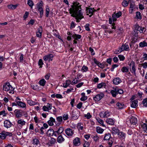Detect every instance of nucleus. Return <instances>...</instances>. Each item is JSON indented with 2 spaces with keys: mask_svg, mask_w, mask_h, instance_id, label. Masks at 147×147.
Masks as SVG:
<instances>
[{
  "mask_svg": "<svg viewBox=\"0 0 147 147\" xmlns=\"http://www.w3.org/2000/svg\"><path fill=\"white\" fill-rule=\"evenodd\" d=\"M54 57L53 55L51 54L47 55L44 57L43 59L45 61H48L49 62L53 60V58Z\"/></svg>",
  "mask_w": 147,
  "mask_h": 147,
  "instance_id": "4468645a",
  "label": "nucleus"
},
{
  "mask_svg": "<svg viewBox=\"0 0 147 147\" xmlns=\"http://www.w3.org/2000/svg\"><path fill=\"white\" fill-rule=\"evenodd\" d=\"M96 132L99 134H102L104 131V129L98 126L96 128Z\"/></svg>",
  "mask_w": 147,
  "mask_h": 147,
  "instance_id": "7c9ffc66",
  "label": "nucleus"
},
{
  "mask_svg": "<svg viewBox=\"0 0 147 147\" xmlns=\"http://www.w3.org/2000/svg\"><path fill=\"white\" fill-rule=\"evenodd\" d=\"M122 15V13L119 11L117 13H114L112 15V19L113 21H116L117 18L120 17Z\"/></svg>",
  "mask_w": 147,
  "mask_h": 147,
  "instance_id": "1a4fd4ad",
  "label": "nucleus"
},
{
  "mask_svg": "<svg viewBox=\"0 0 147 147\" xmlns=\"http://www.w3.org/2000/svg\"><path fill=\"white\" fill-rule=\"evenodd\" d=\"M110 137L111 135L109 133L105 134L104 138V140H108L110 138Z\"/></svg>",
  "mask_w": 147,
  "mask_h": 147,
  "instance_id": "a19ab883",
  "label": "nucleus"
},
{
  "mask_svg": "<svg viewBox=\"0 0 147 147\" xmlns=\"http://www.w3.org/2000/svg\"><path fill=\"white\" fill-rule=\"evenodd\" d=\"M134 99V98L133 97L131 98V106L132 107L135 108L138 106V100L136 99L133 101Z\"/></svg>",
  "mask_w": 147,
  "mask_h": 147,
  "instance_id": "f8f14e48",
  "label": "nucleus"
},
{
  "mask_svg": "<svg viewBox=\"0 0 147 147\" xmlns=\"http://www.w3.org/2000/svg\"><path fill=\"white\" fill-rule=\"evenodd\" d=\"M64 130V128L63 127H60L57 132L58 133V135L61 134Z\"/></svg>",
  "mask_w": 147,
  "mask_h": 147,
  "instance_id": "c03bdc74",
  "label": "nucleus"
},
{
  "mask_svg": "<svg viewBox=\"0 0 147 147\" xmlns=\"http://www.w3.org/2000/svg\"><path fill=\"white\" fill-rule=\"evenodd\" d=\"M92 137L93 138L95 142L98 141L99 140V137L97 135H96L95 136H93Z\"/></svg>",
  "mask_w": 147,
  "mask_h": 147,
  "instance_id": "6e6d98bb",
  "label": "nucleus"
},
{
  "mask_svg": "<svg viewBox=\"0 0 147 147\" xmlns=\"http://www.w3.org/2000/svg\"><path fill=\"white\" fill-rule=\"evenodd\" d=\"M129 50V49L128 45L125 44L124 45H123L118 50L116 51L115 52L116 53L119 54L123 51H128Z\"/></svg>",
  "mask_w": 147,
  "mask_h": 147,
  "instance_id": "7ed1b4c3",
  "label": "nucleus"
},
{
  "mask_svg": "<svg viewBox=\"0 0 147 147\" xmlns=\"http://www.w3.org/2000/svg\"><path fill=\"white\" fill-rule=\"evenodd\" d=\"M118 66V65L117 64H114L112 65V67L111 68V71H113L114 69L116 67Z\"/></svg>",
  "mask_w": 147,
  "mask_h": 147,
  "instance_id": "13d9d810",
  "label": "nucleus"
},
{
  "mask_svg": "<svg viewBox=\"0 0 147 147\" xmlns=\"http://www.w3.org/2000/svg\"><path fill=\"white\" fill-rule=\"evenodd\" d=\"M53 134L54 130L52 129H49L47 132V135L50 136H53Z\"/></svg>",
  "mask_w": 147,
  "mask_h": 147,
  "instance_id": "72a5a7b5",
  "label": "nucleus"
},
{
  "mask_svg": "<svg viewBox=\"0 0 147 147\" xmlns=\"http://www.w3.org/2000/svg\"><path fill=\"white\" fill-rule=\"evenodd\" d=\"M121 79L119 78H116L113 80V83L115 85H118L121 82Z\"/></svg>",
  "mask_w": 147,
  "mask_h": 147,
  "instance_id": "4be33fe9",
  "label": "nucleus"
},
{
  "mask_svg": "<svg viewBox=\"0 0 147 147\" xmlns=\"http://www.w3.org/2000/svg\"><path fill=\"white\" fill-rule=\"evenodd\" d=\"M3 89L9 95L12 94L14 93V89L9 82L5 83L3 85Z\"/></svg>",
  "mask_w": 147,
  "mask_h": 147,
  "instance_id": "f03ea898",
  "label": "nucleus"
},
{
  "mask_svg": "<svg viewBox=\"0 0 147 147\" xmlns=\"http://www.w3.org/2000/svg\"><path fill=\"white\" fill-rule=\"evenodd\" d=\"M107 86L106 84L105 83L102 82L98 84L97 85V87L98 88H106Z\"/></svg>",
  "mask_w": 147,
  "mask_h": 147,
  "instance_id": "bb28decb",
  "label": "nucleus"
},
{
  "mask_svg": "<svg viewBox=\"0 0 147 147\" xmlns=\"http://www.w3.org/2000/svg\"><path fill=\"white\" fill-rule=\"evenodd\" d=\"M84 116L86 117L88 119H89L92 116L90 113H88L87 114L85 115Z\"/></svg>",
  "mask_w": 147,
  "mask_h": 147,
  "instance_id": "69168bd1",
  "label": "nucleus"
},
{
  "mask_svg": "<svg viewBox=\"0 0 147 147\" xmlns=\"http://www.w3.org/2000/svg\"><path fill=\"white\" fill-rule=\"evenodd\" d=\"M77 128L79 130H83L84 128L83 125L81 123H78L77 124Z\"/></svg>",
  "mask_w": 147,
  "mask_h": 147,
  "instance_id": "c9c22d12",
  "label": "nucleus"
},
{
  "mask_svg": "<svg viewBox=\"0 0 147 147\" xmlns=\"http://www.w3.org/2000/svg\"><path fill=\"white\" fill-rule=\"evenodd\" d=\"M111 93L112 94V96L114 97H115L116 95L118 94L116 88H113V90H112L111 92Z\"/></svg>",
  "mask_w": 147,
  "mask_h": 147,
  "instance_id": "b1692460",
  "label": "nucleus"
},
{
  "mask_svg": "<svg viewBox=\"0 0 147 147\" xmlns=\"http://www.w3.org/2000/svg\"><path fill=\"white\" fill-rule=\"evenodd\" d=\"M12 135V134L11 133L7 132L5 131H3L0 133V138L2 139H5L6 136H11Z\"/></svg>",
  "mask_w": 147,
  "mask_h": 147,
  "instance_id": "39448f33",
  "label": "nucleus"
},
{
  "mask_svg": "<svg viewBox=\"0 0 147 147\" xmlns=\"http://www.w3.org/2000/svg\"><path fill=\"white\" fill-rule=\"evenodd\" d=\"M119 137L121 139H124L125 137V134L122 132H119L118 134Z\"/></svg>",
  "mask_w": 147,
  "mask_h": 147,
  "instance_id": "a878e982",
  "label": "nucleus"
},
{
  "mask_svg": "<svg viewBox=\"0 0 147 147\" xmlns=\"http://www.w3.org/2000/svg\"><path fill=\"white\" fill-rule=\"evenodd\" d=\"M106 122L109 125H113L114 124V121L113 119L109 118L107 119Z\"/></svg>",
  "mask_w": 147,
  "mask_h": 147,
  "instance_id": "cd10ccee",
  "label": "nucleus"
},
{
  "mask_svg": "<svg viewBox=\"0 0 147 147\" xmlns=\"http://www.w3.org/2000/svg\"><path fill=\"white\" fill-rule=\"evenodd\" d=\"M136 17L137 18L141 20L142 19V16L140 13L139 11H137L136 12Z\"/></svg>",
  "mask_w": 147,
  "mask_h": 147,
  "instance_id": "09e8293b",
  "label": "nucleus"
},
{
  "mask_svg": "<svg viewBox=\"0 0 147 147\" xmlns=\"http://www.w3.org/2000/svg\"><path fill=\"white\" fill-rule=\"evenodd\" d=\"M96 119L99 123L101 124L103 126H105V125H103V121L102 120H101L100 119H99V118H98V119Z\"/></svg>",
  "mask_w": 147,
  "mask_h": 147,
  "instance_id": "052dcab7",
  "label": "nucleus"
},
{
  "mask_svg": "<svg viewBox=\"0 0 147 147\" xmlns=\"http://www.w3.org/2000/svg\"><path fill=\"white\" fill-rule=\"evenodd\" d=\"M128 2L130 3V7L129 9V13H132L134 9L135 8V4L132 0H129Z\"/></svg>",
  "mask_w": 147,
  "mask_h": 147,
  "instance_id": "0eeeda50",
  "label": "nucleus"
},
{
  "mask_svg": "<svg viewBox=\"0 0 147 147\" xmlns=\"http://www.w3.org/2000/svg\"><path fill=\"white\" fill-rule=\"evenodd\" d=\"M38 64L40 66V67L41 68L42 67V65H43V63L42 59H40L38 62Z\"/></svg>",
  "mask_w": 147,
  "mask_h": 147,
  "instance_id": "680f3d73",
  "label": "nucleus"
},
{
  "mask_svg": "<svg viewBox=\"0 0 147 147\" xmlns=\"http://www.w3.org/2000/svg\"><path fill=\"white\" fill-rule=\"evenodd\" d=\"M18 5V4L15 5L11 4L7 5V7L9 9H14L16 8Z\"/></svg>",
  "mask_w": 147,
  "mask_h": 147,
  "instance_id": "c85d7f7f",
  "label": "nucleus"
},
{
  "mask_svg": "<svg viewBox=\"0 0 147 147\" xmlns=\"http://www.w3.org/2000/svg\"><path fill=\"white\" fill-rule=\"evenodd\" d=\"M38 11L40 13V18H42L44 12V11L43 8L38 9Z\"/></svg>",
  "mask_w": 147,
  "mask_h": 147,
  "instance_id": "3c124183",
  "label": "nucleus"
},
{
  "mask_svg": "<svg viewBox=\"0 0 147 147\" xmlns=\"http://www.w3.org/2000/svg\"><path fill=\"white\" fill-rule=\"evenodd\" d=\"M141 127L145 132L147 133V123H142L140 125Z\"/></svg>",
  "mask_w": 147,
  "mask_h": 147,
  "instance_id": "5701e85b",
  "label": "nucleus"
},
{
  "mask_svg": "<svg viewBox=\"0 0 147 147\" xmlns=\"http://www.w3.org/2000/svg\"><path fill=\"white\" fill-rule=\"evenodd\" d=\"M90 144L87 141H85L83 146L84 147H89Z\"/></svg>",
  "mask_w": 147,
  "mask_h": 147,
  "instance_id": "bf43d9fd",
  "label": "nucleus"
},
{
  "mask_svg": "<svg viewBox=\"0 0 147 147\" xmlns=\"http://www.w3.org/2000/svg\"><path fill=\"white\" fill-rule=\"evenodd\" d=\"M138 69L139 70H141V69L140 67H142L144 69H146L147 68V62H145L142 63L141 64H139L138 65Z\"/></svg>",
  "mask_w": 147,
  "mask_h": 147,
  "instance_id": "412c9836",
  "label": "nucleus"
},
{
  "mask_svg": "<svg viewBox=\"0 0 147 147\" xmlns=\"http://www.w3.org/2000/svg\"><path fill=\"white\" fill-rule=\"evenodd\" d=\"M81 7L79 3L74 2L69 9V13L71 14V16L76 18L77 22H79V19L81 20L84 18Z\"/></svg>",
  "mask_w": 147,
  "mask_h": 147,
  "instance_id": "f257e3e1",
  "label": "nucleus"
},
{
  "mask_svg": "<svg viewBox=\"0 0 147 147\" xmlns=\"http://www.w3.org/2000/svg\"><path fill=\"white\" fill-rule=\"evenodd\" d=\"M27 103L30 106L35 105L36 104V102L32 101L31 100H27Z\"/></svg>",
  "mask_w": 147,
  "mask_h": 147,
  "instance_id": "58836bf2",
  "label": "nucleus"
},
{
  "mask_svg": "<svg viewBox=\"0 0 147 147\" xmlns=\"http://www.w3.org/2000/svg\"><path fill=\"white\" fill-rule=\"evenodd\" d=\"M50 11V7L49 6L47 5L46 7L45 13L46 16L47 17H48L49 16V14Z\"/></svg>",
  "mask_w": 147,
  "mask_h": 147,
  "instance_id": "4c0bfd02",
  "label": "nucleus"
},
{
  "mask_svg": "<svg viewBox=\"0 0 147 147\" xmlns=\"http://www.w3.org/2000/svg\"><path fill=\"white\" fill-rule=\"evenodd\" d=\"M17 105L21 107L25 108L26 106V104L21 101L17 102Z\"/></svg>",
  "mask_w": 147,
  "mask_h": 147,
  "instance_id": "f704fd0d",
  "label": "nucleus"
},
{
  "mask_svg": "<svg viewBox=\"0 0 147 147\" xmlns=\"http://www.w3.org/2000/svg\"><path fill=\"white\" fill-rule=\"evenodd\" d=\"M119 130L116 127H113L112 129V132L113 134H118Z\"/></svg>",
  "mask_w": 147,
  "mask_h": 147,
  "instance_id": "c756f323",
  "label": "nucleus"
},
{
  "mask_svg": "<svg viewBox=\"0 0 147 147\" xmlns=\"http://www.w3.org/2000/svg\"><path fill=\"white\" fill-rule=\"evenodd\" d=\"M4 126L5 127L7 128H8L11 127L12 125V123L9 120H5L4 123Z\"/></svg>",
  "mask_w": 147,
  "mask_h": 147,
  "instance_id": "f3484780",
  "label": "nucleus"
},
{
  "mask_svg": "<svg viewBox=\"0 0 147 147\" xmlns=\"http://www.w3.org/2000/svg\"><path fill=\"white\" fill-rule=\"evenodd\" d=\"M27 4L31 8L34 5L33 2L31 0H28Z\"/></svg>",
  "mask_w": 147,
  "mask_h": 147,
  "instance_id": "de8ad7c7",
  "label": "nucleus"
},
{
  "mask_svg": "<svg viewBox=\"0 0 147 147\" xmlns=\"http://www.w3.org/2000/svg\"><path fill=\"white\" fill-rule=\"evenodd\" d=\"M63 119L64 120H66L68 119V116L67 114H65L63 115Z\"/></svg>",
  "mask_w": 147,
  "mask_h": 147,
  "instance_id": "4d7b16f0",
  "label": "nucleus"
},
{
  "mask_svg": "<svg viewBox=\"0 0 147 147\" xmlns=\"http://www.w3.org/2000/svg\"><path fill=\"white\" fill-rule=\"evenodd\" d=\"M116 88L117 92H118V94H121L123 93V92L122 90L119 89L118 88Z\"/></svg>",
  "mask_w": 147,
  "mask_h": 147,
  "instance_id": "5fc2aeb1",
  "label": "nucleus"
},
{
  "mask_svg": "<svg viewBox=\"0 0 147 147\" xmlns=\"http://www.w3.org/2000/svg\"><path fill=\"white\" fill-rule=\"evenodd\" d=\"M128 3H129L128 2H127L126 1L124 0L123 1L122 3V5L123 7H127L128 4Z\"/></svg>",
  "mask_w": 147,
  "mask_h": 147,
  "instance_id": "8fccbe9b",
  "label": "nucleus"
},
{
  "mask_svg": "<svg viewBox=\"0 0 147 147\" xmlns=\"http://www.w3.org/2000/svg\"><path fill=\"white\" fill-rule=\"evenodd\" d=\"M66 134L69 136H72L74 134V131L70 128H68L65 130Z\"/></svg>",
  "mask_w": 147,
  "mask_h": 147,
  "instance_id": "2eb2a0df",
  "label": "nucleus"
},
{
  "mask_svg": "<svg viewBox=\"0 0 147 147\" xmlns=\"http://www.w3.org/2000/svg\"><path fill=\"white\" fill-rule=\"evenodd\" d=\"M43 4L42 1L38 3L37 5V7L38 9H41L42 8Z\"/></svg>",
  "mask_w": 147,
  "mask_h": 147,
  "instance_id": "79ce46f5",
  "label": "nucleus"
},
{
  "mask_svg": "<svg viewBox=\"0 0 147 147\" xmlns=\"http://www.w3.org/2000/svg\"><path fill=\"white\" fill-rule=\"evenodd\" d=\"M110 113L108 111L105 112H101L99 114L100 117L102 118L107 117L110 115Z\"/></svg>",
  "mask_w": 147,
  "mask_h": 147,
  "instance_id": "dca6fc26",
  "label": "nucleus"
},
{
  "mask_svg": "<svg viewBox=\"0 0 147 147\" xmlns=\"http://www.w3.org/2000/svg\"><path fill=\"white\" fill-rule=\"evenodd\" d=\"M56 142V140L55 139L53 138H51V139L49 140V142L51 145L54 144Z\"/></svg>",
  "mask_w": 147,
  "mask_h": 147,
  "instance_id": "603ef678",
  "label": "nucleus"
},
{
  "mask_svg": "<svg viewBox=\"0 0 147 147\" xmlns=\"http://www.w3.org/2000/svg\"><path fill=\"white\" fill-rule=\"evenodd\" d=\"M34 143V144L37 145L39 143V140L35 138L33 139Z\"/></svg>",
  "mask_w": 147,
  "mask_h": 147,
  "instance_id": "338daca9",
  "label": "nucleus"
},
{
  "mask_svg": "<svg viewBox=\"0 0 147 147\" xmlns=\"http://www.w3.org/2000/svg\"><path fill=\"white\" fill-rule=\"evenodd\" d=\"M142 102L143 105L145 107H147V98L144 99Z\"/></svg>",
  "mask_w": 147,
  "mask_h": 147,
  "instance_id": "e2e57ef3",
  "label": "nucleus"
},
{
  "mask_svg": "<svg viewBox=\"0 0 147 147\" xmlns=\"http://www.w3.org/2000/svg\"><path fill=\"white\" fill-rule=\"evenodd\" d=\"M15 116L17 118L21 117L24 113L23 111L21 109H16L14 111Z\"/></svg>",
  "mask_w": 147,
  "mask_h": 147,
  "instance_id": "423d86ee",
  "label": "nucleus"
},
{
  "mask_svg": "<svg viewBox=\"0 0 147 147\" xmlns=\"http://www.w3.org/2000/svg\"><path fill=\"white\" fill-rule=\"evenodd\" d=\"M65 139L62 135H60L57 138V142L59 143H61L64 141Z\"/></svg>",
  "mask_w": 147,
  "mask_h": 147,
  "instance_id": "473e14b6",
  "label": "nucleus"
},
{
  "mask_svg": "<svg viewBox=\"0 0 147 147\" xmlns=\"http://www.w3.org/2000/svg\"><path fill=\"white\" fill-rule=\"evenodd\" d=\"M46 82V81L44 79H42L39 81V83L40 85L44 86H45Z\"/></svg>",
  "mask_w": 147,
  "mask_h": 147,
  "instance_id": "37998d69",
  "label": "nucleus"
},
{
  "mask_svg": "<svg viewBox=\"0 0 147 147\" xmlns=\"http://www.w3.org/2000/svg\"><path fill=\"white\" fill-rule=\"evenodd\" d=\"M104 94L103 93H100L96 95L93 98L94 100L96 102H98L104 96Z\"/></svg>",
  "mask_w": 147,
  "mask_h": 147,
  "instance_id": "9b49d317",
  "label": "nucleus"
},
{
  "mask_svg": "<svg viewBox=\"0 0 147 147\" xmlns=\"http://www.w3.org/2000/svg\"><path fill=\"white\" fill-rule=\"evenodd\" d=\"M89 26V24H86L85 26V29L88 31H89L90 30Z\"/></svg>",
  "mask_w": 147,
  "mask_h": 147,
  "instance_id": "774afa93",
  "label": "nucleus"
},
{
  "mask_svg": "<svg viewBox=\"0 0 147 147\" xmlns=\"http://www.w3.org/2000/svg\"><path fill=\"white\" fill-rule=\"evenodd\" d=\"M130 123L131 125H136L137 123V119L136 117L132 116L129 119Z\"/></svg>",
  "mask_w": 147,
  "mask_h": 147,
  "instance_id": "ddd939ff",
  "label": "nucleus"
},
{
  "mask_svg": "<svg viewBox=\"0 0 147 147\" xmlns=\"http://www.w3.org/2000/svg\"><path fill=\"white\" fill-rule=\"evenodd\" d=\"M42 32V28L41 27L38 29V31L36 32V34L37 37H40Z\"/></svg>",
  "mask_w": 147,
  "mask_h": 147,
  "instance_id": "393cba45",
  "label": "nucleus"
},
{
  "mask_svg": "<svg viewBox=\"0 0 147 147\" xmlns=\"http://www.w3.org/2000/svg\"><path fill=\"white\" fill-rule=\"evenodd\" d=\"M74 144L75 146H78L80 144V139L78 137H76L73 141Z\"/></svg>",
  "mask_w": 147,
  "mask_h": 147,
  "instance_id": "a211bd4d",
  "label": "nucleus"
},
{
  "mask_svg": "<svg viewBox=\"0 0 147 147\" xmlns=\"http://www.w3.org/2000/svg\"><path fill=\"white\" fill-rule=\"evenodd\" d=\"M144 29V28L140 27L138 24H136L134 26V31L135 34L136 33L138 34L139 32L142 33L143 32Z\"/></svg>",
  "mask_w": 147,
  "mask_h": 147,
  "instance_id": "20e7f679",
  "label": "nucleus"
},
{
  "mask_svg": "<svg viewBox=\"0 0 147 147\" xmlns=\"http://www.w3.org/2000/svg\"><path fill=\"white\" fill-rule=\"evenodd\" d=\"M118 57L120 61H123L125 59V57L123 55H119Z\"/></svg>",
  "mask_w": 147,
  "mask_h": 147,
  "instance_id": "0e129e2a",
  "label": "nucleus"
},
{
  "mask_svg": "<svg viewBox=\"0 0 147 147\" xmlns=\"http://www.w3.org/2000/svg\"><path fill=\"white\" fill-rule=\"evenodd\" d=\"M70 84L73 85L71 81L69 80H67L65 83L63 84V86L65 88H66Z\"/></svg>",
  "mask_w": 147,
  "mask_h": 147,
  "instance_id": "aec40b11",
  "label": "nucleus"
},
{
  "mask_svg": "<svg viewBox=\"0 0 147 147\" xmlns=\"http://www.w3.org/2000/svg\"><path fill=\"white\" fill-rule=\"evenodd\" d=\"M54 123H56L55 119L53 117H51L50 118V119L48 121V124L49 126H52L54 125Z\"/></svg>",
  "mask_w": 147,
  "mask_h": 147,
  "instance_id": "6ab92c4d",
  "label": "nucleus"
},
{
  "mask_svg": "<svg viewBox=\"0 0 147 147\" xmlns=\"http://www.w3.org/2000/svg\"><path fill=\"white\" fill-rule=\"evenodd\" d=\"M121 70L123 73H126L129 71V69L126 67H123L121 69Z\"/></svg>",
  "mask_w": 147,
  "mask_h": 147,
  "instance_id": "49530a36",
  "label": "nucleus"
},
{
  "mask_svg": "<svg viewBox=\"0 0 147 147\" xmlns=\"http://www.w3.org/2000/svg\"><path fill=\"white\" fill-rule=\"evenodd\" d=\"M116 105L117 107L120 109L123 108L124 106L123 104L119 102L117 103Z\"/></svg>",
  "mask_w": 147,
  "mask_h": 147,
  "instance_id": "ea45409f",
  "label": "nucleus"
},
{
  "mask_svg": "<svg viewBox=\"0 0 147 147\" xmlns=\"http://www.w3.org/2000/svg\"><path fill=\"white\" fill-rule=\"evenodd\" d=\"M147 46V43L145 41L140 42L139 44V46L141 47H144Z\"/></svg>",
  "mask_w": 147,
  "mask_h": 147,
  "instance_id": "a18cd8bd",
  "label": "nucleus"
},
{
  "mask_svg": "<svg viewBox=\"0 0 147 147\" xmlns=\"http://www.w3.org/2000/svg\"><path fill=\"white\" fill-rule=\"evenodd\" d=\"M129 65L131 73L135 74L136 69L135 63L133 61H131L129 64Z\"/></svg>",
  "mask_w": 147,
  "mask_h": 147,
  "instance_id": "6e6552de",
  "label": "nucleus"
},
{
  "mask_svg": "<svg viewBox=\"0 0 147 147\" xmlns=\"http://www.w3.org/2000/svg\"><path fill=\"white\" fill-rule=\"evenodd\" d=\"M86 8L87 15H89L90 17L92 16L94 12L96 11V10L93 8Z\"/></svg>",
  "mask_w": 147,
  "mask_h": 147,
  "instance_id": "9d476101",
  "label": "nucleus"
},
{
  "mask_svg": "<svg viewBox=\"0 0 147 147\" xmlns=\"http://www.w3.org/2000/svg\"><path fill=\"white\" fill-rule=\"evenodd\" d=\"M18 124L21 125L22 126L26 124V122L22 119H19L17 121Z\"/></svg>",
  "mask_w": 147,
  "mask_h": 147,
  "instance_id": "e433bc0d",
  "label": "nucleus"
},
{
  "mask_svg": "<svg viewBox=\"0 0 147 147\" xmlns=\"http://www.w3.org/2000/svg\"><path fill=\"white\" fill-rule=\"evenodd\" d=\"M81 70L83 72H86L88 70V67L86 66H84L82 67Z\"/></svg>",
  "mask_w": 147,
  "mask_h": 147,
  "instance_id": "864d4df0",
  "label": "nucleus"
},
{
  "mask_svg": "<svg viewBox=\"0 0 147 147\" xmlns=\"http://www.w3.org/2000/svg\"><path fill=\"white\" fill-rule=\"evenodd\" d=\"M56 119L57 121L59 122L56 124V125H59L61 124L62 122L63 119L61 116H59L57 117Z\"/></svg>",
  "mask_w": 147,
  "mask_h": 147,
  "instance_id": "2f4dec72",
  "label": "nucleus"
}]
</instances>
